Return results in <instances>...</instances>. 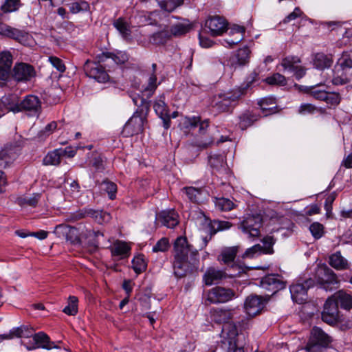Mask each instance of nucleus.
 Masks as SVG:
<instances>
[{
  "mask_svg": "<svg viewBox=\"0 0 352 352\" xmlns=\"http://www.w3.org/2000/svg\"><path fill=\"white\" fill-rule=\"evenodd\" d=\"M133 101L134 104L139 106V107L123 127L122 133L125 136H133L143 131L145 120L143 113L144 112L146 113L149 109L148 104L144 98L138 96L137 98H133Z\"/></svg>",
  "mask_w": 352,
  "mask_h": 352,
  "instance_id": "1",
  "label": "nucleus"
},
{
  "mask_svg": "<svg viewBox=\"0 0 352 352\" xmlns=\"http://www.w3.org/2000/svg\"><path fill=\"white\" fill-rule=\"evenodd\" d=\"M352 80V55L344 52L338 60L331 80L333 85H342Z\"/></svg>",
  "mask_w": 352,
  "mask_h": 352,
  "instance_id": "2",
  "label": "nucleus"
},
{
  "mask_svg": "<svg viewBox=\"0 0 352 352\" xmlns=\"http://www.w3.org/2000/svg\"><path fill=\"white\" fill-rule=\"evenodd\" d=\"M242 96V89H234L229 92L220 93L214 96L212 105L219 112H227L236 105Z\"/></svg>",
  "mask_w": 352,
  "mask_h": 352,
  "instance_id": "3",
  "label": "nucleus"
},
{
  "mask_svg": "<svg viewBox=\"0 0 352 352\" xmlns=\"http://www.w3.org/2000/svg\"><path fill=\"white\" fill-rule=\"evenodd\" d=\"M332 340V338L322 329L314 327L311 331L310 338L305 349L307 352H319L328 347Z\"/></svg>",
  "mask_w": 352,
  "mask_h": 352,
  "instance_id": "4",
  "label": "nucleus"
},
{
  "mask_svg": "<svg viewBox=\"0 0 352 352\" xmlns=\"http://www.w3.org/2000/svg\"><path fill=\"white\" fill-rule=\"evenodd\" d=\"M174 257L177 259H191L193 266L199 263L197 250H192L184 236L177 238L174 243Z\"/></svg>",
  "mask_w": 352,
  "mask_h": 352,
  "instance_id": "5",
  "label": "nucleus"
},
{
  "mask_svg": "<svg viewBox=\"0 0 352 352\" xmlns=\"http://www.w3.org/2000/svg\"><path fill=\"white\" fill-rule=\"evenodd\" d=\"M316 277L318 284L326 291L338 287L340 283L334 272L327 266L319 267Z\"/></svg>",
  "mask_w": 352,
  "mask_h": 352,
  "instance_id": "6",
  "label": "nucleus"
},
{
  "mask_svg": "<svg viewBox=\"0 0 352 352\" xmlns=\"http://www.w3.org/2000/svg\"><path fill=\"white\" fill-rule=\"evenodd\" d=\"M262 226V218L260 215L248 214L240 223L241 231L248 238L255 239L261 235L260 228Z\"/></svg>",
  "mask_w": 352,
  "mask_h": 352,
  "instance_id": "7",
  "label": "nucleus"
},
{
  "mask_svg": "<svg viewBox=\"0 0 352 352\" xmlns=\"http://www.w3.org/2000/svg\"><path fill=\"white\" fill-rule=\"evenodd\" d=\"M17 111H25L30 116H38L42 111L41 101L34 95L26 96L16 107Z\"/></svg>",
  "mask_w": 352,
  "mask_h": 352,
  "instance_id": "8",
  "label": "nucleus"
},
{
  "mask_svg": "<svg viewBox=\"0 0 352 352\" xmlns=\"http://www.w3.org/2000/svg\"><path fill=\"white\" fill-rule=\"evenodd\" d=\"M236 298L235 292L230 288L215 287L208 293L207 300L210 303H224Z\"/></svg>",
  "mask_w": 352,
  "mask_h": 352,
  "instance_id": "9",
  "label": "nucleus"
},
{
  "mask_svg": "<svg viewBox=\"0 0 352 352\" xmlns=\"http://www.w3.org/2000/svg\"><path fill=\"white\" fill-rule=\"evenodd\" d=\"M314 281L311 278L305 280L302 283L297 282L290 286V293L292 300L302 304L307 300V290L314 286Z\"/></svg>",
  "mask_w": 352,
  "mask_h": 352,
  "instance_id": "10",
  "label": "nucleus"
},
{
  "mask_svg": "<svg viewBox=\"0 0 352 352\" xmlns=\"http://www.w3.org/2000/svg\"><path fill=\"white\" fill-rule=\"evenodd\" d=\"M84 71L87 76L96 80L100 82L107 81L109 75L105 69L97 63L87 60L83 66Z\"/></svg>",
  "mask_w": 352,
  "mask_h": 352,
  "instance_id": "11",
  "label": "nucleus"
},
{
  "mask_svg": "<svg viewBox=\"0 0 352 352\" xmlns=\"http://www.w3.org/2000/svg\"><path fill=\"white\" fill-rule=\"evenodd\" d=\"M300 63L298 57L289 56L283 58L280 65L285 70L293 72L295 77L300 79L306 74V69L300 65Z\"/></svg>",
  "mask_w": 352,
  "mask_h": 352,
  "instance_id": "12",
  "label": "nucleus"
},
{
  "mask_svg": "<svg viewBox=\"0 0 352 352\" xmlns=\"http://www.w3.org/2000/svg\"><path fill=\"white\" fill-rule=\"evenodd\" d=\"M86 216H89L94 218L98 223L102 224L105 222H108L110 219V214L107 212L102 210H94L93 209H87L84 212L79 211L76 214H71L67 220L71 221H75L80 219Z\"/></svg>",
  "mask_w": 352,
  "mask_h": 352,
  "instance_id": "13",
  "label": "nucleus"
},
{
  "mask_svg": "<svg viewBox=\"0 0 352 352\" xmlns=\"http://www.w3.org/2000/svg\"><path fill=\"white\" fill-rule=\"evenodd\" d=\"M338 318L339 311L338 305L336 302L330 297L326 300L324 305V309L322 312V320L329 324H333L338 322Z\"/></svg>",
  "mask_w": 352,
  "mask_h": 352,
  "instance_id": "14",
  "label": "nucleus"
},
{
  "mask_svg": "<svg viewBox=\"0 0 352 352\" xmlns=\"http://www.w3.org/2000/svg\"><path fill=\"white\" fill-rule=\"evenodd\" d=\"M35 76L34 67L26 63H18L14 67L12 77L18 82H26L30 80Z\"/></svg>",
  "mask_w": 352,
  "mask_h": 352,
  "instance_id": "15",
  "label": "nucleus"
},
{
  "mask_svg": "<svg viewBox=\"0 0 352 352\" xmlns=\"http://www.w3.org/2000/svg\"><path fill=\"white\" fill-rule=\"evenodd\" d=\"M164 95H161L157 98L153 104V109L156 114L162 120L164 127L167 129L170 126V116L168 106L165 101Z\"/></svg>",
  "mask_w": 352,
  "mask_h": 352,
  "instance_id": "16",
  "label": "nucleus"
},
{
  "mask_svg": "<svg viewBox=\"0 0 352 352\" xmlns=\"http://www.w3.org/2000/svg\"><path fill=\"white\" fill-rule=\"evenodd\" d=\"M260 285L263 289L272 292V295L285 287V283L274 274H270L263 277L260 282Z\"/></svg>",
  "mask_w": 352,
  "mask_h": 352,
  "instance_id": "17",
  "label": "nucleus"
},
{
  "mask_svg": "<svg viewBox=\"0 0 352 352\" xmlns=\"http://www.w3.org/2000/svg\"><path fill=\"white\" fill-rule=\"evenodd\" d=\"M264 299L257 295H251L247 297L244 308L248 315L254 316L259 314L264 307Z\"/></svg>",
  "mask_w": 352,
  "mask_h": 352,
  "instance_id": "18",
  "label": "nucleus"
},
{
  "mask_svg": "<svg viewBox=\"0 0 352 352\" xmlns=\"http://www.w3.org/2000/svg\"><path fill=\"white\" fill-rule=\"evenodd\" d=\"M205 28L208 29V32L213 36L222 34L227 28L226 21L220 16H212L205 22Z\"/></svg>",
  "mask_w": 352,
  "mask_h": 352,
  "instance_id": "19",
  "label": "nucleus"
},
{
  "mask_svg": "<svg viewBox=\"0 0 352 352\" xmlns=\"http://www.w3.org/2000/svg\"><path fill=\"white\" fill-rule=\"evenodd\" d=\"M18 155L16 146H6L0 150V170L5 169L12 164Z\"/></svg>",
  "mask_w": 352,
  "mask_h": 352,
  "instance_id": "20",
  "label": "nucleus"
},
{
  "mask_svg": "<svg viewBox=\"0 0 352 352\" xmlns=\"http://www.w3.org/2000/svg\"><path fill=\"white\" fill-rule=\"evenodd\" d=\"M157 223L173 228L179 223V215L174 210H163L156 215Z\"/></svg>",
  "mask_w": 352,
  "mask_h": 352,
  "instance_id": "21",
  "label": "nucleus"
},
{
  "mask_svg": "<svg viewBox=\"0 0 352 352\" xmlns=\"http://www.w3.org/2000/svg\"><path fill=\"white\" fill-rule=\"evenodd\" d=\"M0 34L14 39L20 43H24L28 40L30 35L26 32L12 28L0 22Z\"/></svg>",
  "mask_w": 352,
  "mask_h": 352,
  "instance_id": "22",
  "label": "nucleus"
},
{
  "mask_svg": "<svg viewBox=\"0 0 352 352\" xmlns=\"http://www.w3.org/2000/svg\"><path fill=\"white\" fill-rule=\"evenodd\" d=\"M226 274L223 270L214 267H209L206 269L203 275V282L206 285L210 286L217 284L223 278H226Z\"/></svg>",
  "mask_w": 352,
  "mask_h": 352,
  "instance_id": "23",
  "label": "nucleus"
},
{
  "mask_svg": "<svg viewBox=\"0 0 352 352\" xmlns=\"http://www.w3.org/2000/svg\"><path fill=\"white\" fill-rule=\"evenodd\" d=\"M12 64V56L10 52H1L0 53V84L8 78Z\"/></svg>",
  "mask_w": 352,
  "mask_h": 352,
  "instance_id": "24",
  "label": "nucleus"
},
{
  "mask_svg": "<svg viewBox=\"0 0 352 352\" xmlns=\"http://www.w3.org/2000/svg\"><path fill=\"white\" fill-rule=\"evenodd\" d=\"M234 309L217 308L211 311V319L217 324H229L234 316Z\"/></svg>",
  "mask_w": 352,
  "mask_h": 352,
  "instance_id": "25",
  "label": "nucleus"
},
{
  "mask_svg": "<svg viewBox=\"0 0 352 352\" xmlns=\"http://www.w3.org/2000/svg\"><path fill=\"white\" fill-rule=\"evenodd\" d=\"M35 346H27L28 350L43 348L45 349H52L56 347L54 342L50 341V337L43 331L32 335Z\"/></svg>",
  "mask_w": 352,
  "mask_h": 352,
  "instance_id": "26",
  "label": "nucleus"
},
{
  "mask_svg": "<svg viewBox=\"0 0 352 352\" xmlns=\"http://www.w3.org/2000/svg\"><path fill=\"white\" fill-rule=\"evenodd\" d=\"M258 105L264 116L273 114L278 111L276 98L273 96L261 98L258 101Z\"/></svg>",
  "mask_w": 352,
  "mask_h": 352,
  "instance_id": "27",
  "label": "nucleus"
},
{
  "mask_svg": "<svg viewBox=\"0 0 352 352\" xmlns=\"http://www.w3.org/2000/svg\"><path fill=\"white\" fill-rule=\"evenodd\" d=\"M332 299L336 304L344 309H351L352 308V296L343 290H340L335 293Z\"/></svg>",
  "mask_w": 352,
  "mask_h": 352,
  "instance_id": "28",
  "label": "nucleus"
},
{
  "mask_svg": "<svg viewBox=\"0 0 352 352\" xmlns=\"http://www.w3.org/2000/svg\"><path fill=\"white\" fill-rule=\"evenodd\" d=\"M110 250L113 256L124 258L129 256L131 248L126 243L117 241L113 244Z\"/></svg>",
  "mask_w": 352,
  "mask_h": 352,
  "instance_id": "29",
  "label": "nucleus"
},
{
  "mask_svg": "<svg viewBox=\"0 0 352 352\" xmlns=\"http://www.w3.org/2000/svg\"><path fill=\"white\" fill-rule=\"evenodd\" d=\"M329 264L337 270L349 268L348 261L342 256L340 252H336L329 256Z\"/></svg>",
  "mask_w": 352,
  "mask_h": 352,
  "instance_id": "30",
  "label": "nucleus"
},
{
  "mask_svg": "<svg viewBox=\"0 0 352 352\" xmlns=\"http://www.w3.org/2000/svg\"><path fill=\"white\" fill-rule=\"evenodd\" d=\"M33 329L27 326H21L20 327L12 329L8 334L1 335L2 339H12L14 337L30 338L32 336Z\"/></svg>",
  "mask_w": 352,
  "mask_h": 352,
  "instance_id": "31",
  "label": "nucleus"
},
{
  "mask_svg": "<svg viewBox=\"0 0 352 352\" xmlns=\"http://www.w3.org/2000/svg\"><path fill=\"white\" fill-rule=\"evenodd\" d=\"M189 264L192 265L191 259H177L175 258L173 270L175 276L182 278L186 276Z\"/></svg>",
  "mask_w": 352,
  "mask_h": 352,
  "instance_id": "32",
  "label": "nucleus"
},
{
  "mask_svg": "<svg viewBox=\"0 0 352 352\" xmlns=\"http://www.w3.org/2000/svg\"><path fill=\"white\" fill-rule=\"evenodd\" d=\"M238 246L226 247L221 250L217 260L223 262L224 264H228L234 261L237 253Z\"/></svg>",
  "mask_w": 352,
  "mask_h": 352,
  "instance_id": "33",
  "label": "nucleus"
},
{
  "mask_svg": "<svg viewBox=\"0 0 352 352\" xmlns=\"http://www.w3.org/2000/svg\"><path fill=\"white\" fill-rule=\"evenodd\" d=\"M332 63V56L322 53L316 54L314 58V65L318 69L329 68L331 66Z\"/></svg>",
  "mask_w": 352,
  "mask_h": 352,
  "instance_id": "34",
  "label": "nucleus"
},
{
  "mask_svg": "<svg viewBox=\"0 0 352 352\" xmlns=\"http://www.w3.org/2000/svg\"><path fill=\"white\" fill-rule=\"evenodd\" d=\"M210 166L218 171L226 170V162L225 157L223 155L214 154L208 158Z\"/></svg>",
  "mask_w": 352,
  "mask_h": 352,
  "instance_id": "35",
  "label": "nucleus"
},
{
  "mask_svg": "<svg viewBox=\"0 0 352 352\" xmlns=\"http://www.w3.org/2000/svg\"><path fill=\"white\" fill-rule=\"evenodd\" d=\"M62 155L60 149L57 148L47 153L43 158V162L44 165L58 166L60 163Z\"/></svg>",
  "mask_w": 352,
  "mask_h": 352,
  "instance_id": "36",
  "label": "nucleus"
},
{
  "mask_svg": "<svg viewBox=\"0 0 352 352\" xmlns=\"http://www.w3.org/2000/svg\"><path fill=\"white\" fill-rule=\"evenodd\" d=\"M221 333L223 338H226V337H227L229 344L230 342H236L235 338L238 335V331L234 324L230 323L224 324L222 328Z\"/></svg>",
  "mask_w": 352,
  "mask_h": 352,
  "instance_id": "37",
  "label": "nucleus"
},
{
  "mask_svg": "<svg viewBox=\"0 0 352 352\" xmlns=\"http://www.w3.org/2000/svg\"><path fill=\"white\" fill-rule=\"evenodd\" d=\"M182 192L186 194L187 197L192 202L197 203L201 200V190L195 187H185L182 189Z\"/></svg>",
  "mask_w": 352,
  "mask_h": 352,
  "instance_id": "38",
  "label": "nucleus"
},
{
  "mask_svg": "<svg viewBox=\"0 0 352 352\" xmlns=\"http://www.w3.org/2000/svg\"><path fill=\"white\" fill-rule=\"evenodd\" d=\"M320 85H314L307 87L305 89L306 93L310 94L315 99L324 101L327 91L323 89H319Z\"/></svg>",
  "mask_w": 352,
  "mask_h": 352,
  "instance_id": "39",
  "label": "nucleus"
},
{
  "mask_svg": "<svg viewBox=\"0 0 352 352\" xmlns=\"http://www.w3.org/2000/svg\"><path fill=\"white\" fill-rule=\"evenodd\" d=\"M172 37L171 33L168 30L156 32L153 34V43L156 45H163L166 43Z\"/></svg>",
  "mask_w": 352,
  "mask_h": 352,
  "instance_id": "40",
  "label": "nucleus"
},
{
  "mask_svg": "<svg viewBox=\"0 0 352 352\" xmlns=\"http://www.w3.org/2000/svg\"><path fill=\"white\" fill-rule=\"evenodd\" d=\"M214 204L216 208L221 211H230L234 207V204L231 200L224 197L215 198Z\"/></svg>",
  "mask_w": 352,
  "mask_h": 352,
  "instance_id": "41",
  "label": "nucleus"
},
{
  "mask_svg": "<svg viewBox=\"0 0 352 352\" xmlns=\"http://www.w3.org/2000/svg\"><path fill=\"white\" fill-rule=\"evenodd\" d=\"M261 241L263 244V245H261L263 254H274V251L273 246L276 243V239L274 238V236H266L262 239Z\"/></svg>",
  "mask_w": 352,
  "mask_h": 352,
  "instance_id": "42",
  "label": "nucleus"
},
{
  "mask_svg": "<svg viewBox=\"0 0 352 352\" xmlns=\"http://www.w3.org/2000/svg\"><path fill=\"white\" fill-rule=\"evenodd\" d=\"M63 312L69 316H75L78 312V298L70 296L68 298V305L63 309Z\"/></svg>",
  "mask_w": 352,
  "mask_h": 352,
  "instance_id": "43",
  "label": "nucleus"
},
{
  "mask_svg": "<svg viewBox=\"0 0 352 352\" xmlns=\"http://www.w3.org/2000/svg\"><path fill=\"white\" fill-rule=\"evenodd\" d=\"M231 34H235L236 36L234 39H227L226 41L230 45H236L243 39L245 28L242 26H236L230 31Z\"/></svg>",
  "mask_w": 352,
  "mask_h": 352,
  "instance_id": "44",
  "label": "nucleus"
},
{
  "mask_svg": "<svg viewBox=\"0 0 352 352\" xmlns=\"http://www.w3.org/2000/svg\"><path fill=\"white\" fill-rule=\"evenodd\" d=\"M160 83L157 82V76L155 74H151L147 85L143 89V91L146 93L147 97H151L154 94Z\"/></svg>",
  "mask_w": 352,
  "mask_h": 352,
  "instance_id": "45",
  "label": "nucleus"
},
{
  "mask_svg": "<svg viewBox=\"0 0 352 352\" xmlns=\"http://www.w3.org/2000/svg\"><path fill=\"white\" fill-rule=\"evenodd\" d=\"M212 234H214L219 231H223L225 230H228L231 228L232 224L226 221H220V220H213L210 223Z\"/></svg>",
  "mask_w": 352,
  "mask_h": 352,
  "instance_id": "46",
  "label": "nucleus"
},
{
  "mask_svg": "<svg viewBox=\"0 0 352 352\" xmlns=\"http://www.w3.org/2000/svg\"><path fill=\"white\" fill-rule=\"evenodd\" d=\"M132 267L136 274H139L146 269V263L143 256L139 255L132 260Z\"/></svg>",
  "mask_w": 352,
  "mask_h": 352,
  "instance_id": "47",
  "label": "nucleus"
},
{
  "mask_svg": "<svg viewBox=\"0 0 352 352\" xmlns=\"http://www.w3.org/2000/svg\"><path fill=\"white\" fill-rule=\"evenodd\" d=\"M101 189L108 194L110 199H114L116 198L117 186L115 183L109 181H104L101 184Z\"/></svg>",
  "mask_w": 352,
  "mask_h": 352,
  "instance_id": "48",
  "label": "nucleus"
},
{
  "mask_svg": "<svg viewBox=\"0 0 352 352\" xmlns=\"http://www.w3.org/2000/svg\"><path fill=\"white\" fill-rule=\"evenodd\" d=\"M113 25L123 37L127 38L130 35L131 31L129 25L122 19L120 18L117 19Z\"/></svg>",
  "mask_w": 352,
  "mask_h": 352,
  "instance_id": "49",
  "label": "nucleus"
},
{
  "mask_svg": "<svg viewBox=\"0 0 352 352\" xmlns=\"http://www.w3.org/2000/svg\"><path fill=\"white\" fill-rule=\"evenodd\" d=\"M265 81L269 85H273L284 86L287 84L286 78L279 73L274 74L272 76L267 77Z\"/></svg>",
  "mask_w": 352,
  "mask_h": 352,
  "instance_id": "50",
  "label": "nucleus"
},
{
  "mask_svg": "<svg viewBox=\"0 0 352 352\" xmlns=\"http://www.w3.org/2000/svg\"><path fill=\"white\" fill-rule=\"evenodd\" d=\"M170 247L169 240L166 237L160 239L155 245H153L152 250L153 252H164L167 251Z\"/></svg>",
  "mask_w": 352,
  "mask_h": 352,
  "instance_id": "51",
  "label": "nucleus"
},
{
  "mask_svg": "<svg viewBox=\"0 0 352 352\" xmlns=\"http://www.w3.org/2000/svg\"><path fill=\"white\" fill-rule=\"evenodd\" d=\"M190 30V26L188 25L178 23L173 25L170 29L171 36H179L187 33Z\"/></svg>",
  "mask_w": 352,
  "mask_h": 352,
  "instance_id": "52",
  "label": "nucleus"
},
{
  "mask_svg": "<svg viewBox=\"0 0 352 352\" xmlns=\"http://www.w3.org/2000/svg\"><path fill=\"white\" fill-rule=\"evenodd\" d=\"M261 254H263L261 245L260 244H256L245 250L243 254V258H252Z\"/></svg>",
  "mask_w": 352,
  "mask_h": 352,
  "instance_id": "53",
  "label": "nucleus"
},
{
  "mask_svg": "<svg viewBox=\"0 0 352 352\" xmlns=\"http://www.w3.org/2000/svg\"><path fill=\"white\" fill-rule=\"evenodd\" d=\"M250 54V50L248 47L239 49L236 55L239 64L241 65L246 64L249 61Z\"/></svg>",
  "mask_w": 352,
  "mask_h": 352,
  "instance_id": "54",
  "label": "nucleus"
},
{
  "mask_svg": "<svg viewBox=\"0 0 352 352\" xmlns=\"http://www.w3.org/2000/svg\"><path fill=\"white\" fill-rule=\"evenodd\" d=\"M258 74L256 72H252L246 79L244 84L240 86L236 89H242L243 90V96L247 93V90L250 87L251 85L254 82L258 81Z\"/></svg>",
  "mask_w": 352,
  "mask_h": 352,
  "instance_id": "55",
  "label": "nucleus"
},
{
  "mask_svg": "<svg viewBox=\"0 0 352 352\" xmlns=\"http://www.w3.org/2000/svg\"><path fill=\"white\" fill-rule=\"evenodd\" d=\"M20 6V0H6L1 6V10L3 12H11L16 11Z\"/></svg>",
  "mask_w": 352,
  "mask_h": 352,
  "instance_id": "56",
  "label": "nucleus"
},
{
  "mask_svg": "<svg viewBox=\"0 0 352 352\" xmlns=\"http://www.w3.org/2000/svg\"><path fill=\"white\" fill-rule=\"evenodd\" d=\"M309 230L312 236L316 239H318L321 238L324 234V226L318 222H314L311 224Z\"/></svg>",
  "mask_w": 352,
  "mask_h": 352,
  "instance_id": "57",
  "label": "nucleus"
},
{
  "mask_svg": "<svg viewBox=\"0 0 352 352\" xmlns=\"http://www.w3.org/2000/svg\"><path fill=\"white\" fill-rule=\"evenodd\" d=\"M341 101L340 95L336 92H328L325 97L324 102L330 106H337Z\"/></svg>",
  "mask_w": 352,
  "mask_h": 352,
  "instance_id": "58",
  "label": "nucleus"
},
{
  "mask_svg": "<svg viewBox=\"0 0 352 352\" xmlns=\"http://www.w3.org/2000/svg\"><path fill=\"white\" fill-rule=\"evenodd\" d=\"M318 111L317 107L310 103L301 104L298 109V113L300 115L314 114Z\"/></svg>",
  "mask_w": 352,
  "mask_h": 352,
  "instance_id": "59",
  "label": "nucleus"
},
{
  "mask_svg": "<svg viewBox=\"0 0 352 352\" xmlns=\"http://www.w3.org/2000/svg\"><path fill=\"white\" fill-rule=\"evenodd\" d=\"M108 57L111 58L116 64H124L129 60V56L124 52L111 54Z\"/></svg>",
  "mask_w": 352,
  "mask_h": 352,
  "instance_id": "60",
  "label": "nucleus"
},
{
  "mask_svg": "<svg viewBox=\"0 0 352 352\" xmlns=\"http://www.w3.org/2000/svg\"><path fill=\"white\" fill-rule=\"evenodd\" d=\"M70 230L71 226L65 224H60L55 227L54 232L58 238L64 239L65 235H67V232H68Z\"/></svg>",
  "mask_w": 352,
  "mask_h": 352,
  "instance_id": "61",
  "label": "nucleus"
},
{
  "mask_svg": "<svg viewBox=\"0 0 352 352\" xmlns=\"http://www.w3.org/2000/svg\"><path fill=\"white\" fill-rule=\"evenodd\" d=\"M67 241L71 243H78L80 242V239L78 235V230L76 228L71 226V230L67 232V235L64 238Z\"/></svg>",
  "mask_w": 352,
  "mask_h": 352,
  "instance_id": "62",
  "label": "nucleus"
},
{
  "mask_svg": "<svg viewBox=\"0 0 352 352\" xmlns=\"http://www.w3.org/2000/svg\"><path fill=\"white\" fill-rule=\"evenodd\" d=\"M52 65L55 67L58 72H64L65 70V66L63 60L56 56H50L48 58Z\"/></svg>",
  "mask_w": 352,
  "mask_h": 352,
  "instance_id": "63",
  "label": "nucleus"
},
{
  "mask_svg": "<svg viewBox=\"0 0 352 352\" xmlns=\"http://www.w3.org/2000/svg\"><path fill=\"white\" fill-rule=\"evenodd\" d=\"M239 126L242 129H246L253 122V119L249 113H243L239 117Z\"/></svg>",
  "mask_w": 352,
  "mask_h": 352,
  "instance_id": "64",
  "label": "nucleus"
}]
</instances>
